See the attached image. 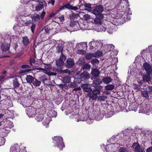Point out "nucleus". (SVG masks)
Segmentation results:
<instances>
[{
	"instance_id": "41",
	"label": "nucleus",
	"mask_w": 152,
	"mask_h": 152,
	"mask_svg": "<svg viewBox=\"0 0 152 152\" xmlns=\"http://www.w3.org/2000/svg\"><path fill=\"white\" fill-rule=\"evenodd\" d=\"M13 84L15 87H18L20 85L16 79H15L13 81Z\"/></svg>"
},
{
	"instance_id": "53",
	"label": "nucleus",
	"mask_w": 152,
	"mask_h": 152,
	"mask_svg": "<svg viewBox=\"0 0 152 152\" xmlns=\"http://www.w3.org/2000/svg\"><path fill=\"white\" fill-rule=\"evenodd\" d=\"M106 97L104 96H100L98 97V99L100 101H104Z\"/></svg>"
},
{
	"instance_id": "9",
	"label": "nucleus",
	"mask_w": 152,
	"mask_h": 152,
	"mask_svg": "<svg viewBox=\"0 0 152 152\" xmlns=\"http://www.w3.org/2000/svg\"><path fill=\"white\" fill-rule=\"evenodd\" d=\"M81 87L83 89L84 91L86 92L90 93L92 91V89L91 88L90 85L86 84H82Z\"/></svg>"
},
{
	"instance_id": "61",
	"label": "nucleus",
	"mask_w": 152,
	"mask_h": 152,
	"mask_svg": "<svg viewBox=\"0 0 152 152\" xmlns=\"http://www.w3.org/2000/svg\"><path fill=\"white\" fill-rule=\"evenodd\" d=\"M134 89L138 90L140 89V86L137 85H134Z\"/></svg>"
},
{
	"instance_id": "18",
	"label": "nucleus",
	"mask_w": 152,
	"mask_h": 152,
	"mask_svg": "<svg viewBox=\"0 0 152 152\" xmlns=\"http://www.w3.org/2000/svg\"><path fill=\"white\" fill-rule=\"evenodd\" d=\"M64 7L66 8H67L68 9H70L74 10H76L78 9V8L77 7H73L70 5L69 4H65L64 6Z\"/></svg>"
},
{
	"instance_id": "27",
	"label": "nucleus",
	"mask_w": 152,
	"mask_h": 152,
	"mask_svg": "<svg viewBox=\"0 0 152 152\" xmlns=\"http://www.w3.org/2000/svg\"><path fill=\"white\" fill-rule=\"evenodd\" d=\"M63 82L65 83H68L70 81V78L69 77H65L62 79Z\"/></svg>"
},
{
	"instance_id": "14",
	"label": "nucleus",
	"mask_w": 152,
	"mask_h": 152,
	"mask_svg": "<svg viewBox=\"0 0 152 152\" xmlns=\"http://www.w3.org/2000/svg\"><path fill=\"white\" fill-rule=\"evenodd\" d=\"M47 115L48 117H56L57 115V113L54 110H50L47 113Z\"/></svg>"
},
{
	"instance_id": "16",
	"label": "nucleus",
	"mask_w": 152,
	"mask_h": 152,
	"mask_svg": "<svg viewBox=\"0 0 152 152\" xmlns=\"http://www.w3.org/2000/svg\"><path fill=\"white\" fill-rule=\"evenodd\" d=\"M10 46L9 44L4 43L1 45V48L3 51L6 52L8 50Z\"/></svg>"
},
{
	"instance_id": "43",
	"label": "nucleus",
	"mask_w": 152,
	"mask_h": 152,
	"mask_svg": "<svg viewBox=\"0 0 152 152\" xmlns=\"http://www.w3.org/2000/svg\"><path fill=\"white\" fill-rule=\"evenodd\" d=\"M58 72H61L64 73H70V70L68 69H66L65 70H62L61 69H59V70H57Z\"/></svg>"
},
{
	"instance_id": "55",
	"label": "nucleus",
	"mask_w": 152,
	"mask_h": 152,
	"mask_svg": "<svg viewBox=\"0 0 152 152\" xmlns=\"http://www.w3.org/2000/svg\"><path fill=\"white\" fill-rule=\"evenodd\" d=\"M45 12H42L40 15V18L43 19L45 17Z\"/></svg>"
},
{
	"instance_id": "2",
	"label": "nucleus",
	"mask_w": 152,
	"mask_h": 152,
	"mask_svg": "<svg viewBox=\"0 0 152 152\" xmlns=\"http://www.w3.org/2000/svg\"><path fill=\"white\" fill-rule=\"evenodd\" d=\"M27 115L29 117H32L34 116L36 113V109L31 107H29L26 109Z\"/></svg>"
},
{
	"instance_id": "48",
	"label": "nucleus",
	"mask_w": 152,
	"mask_h": 152,
	"mask_svg": "<svg viewBox=\"0 0 152 152\" xmlns=\"http://www.w3.org/2000/svg\"><path fill=\"white\" fill-rule=\"evenodd\" d=\"M119 152H129V151L127 150L125 148H120Z\"/></svg>"
},
{
	"instance_id": "3",
	"label": "nucleus",
	"mask_w": 152,
	"mask_h": 152,
	"mask_svg": "<svg viewBox=\"0 0 152 152\" xmlns=\"http://www.w3.org/2000/svg\"><path fill=\"white\" fill-rule=\"evenodd\" d=\"M53 139L56 142L57 145L58 146V147L60 148L62 147V148H63L64 147V145L63 143V138L62 137L55 136L53 138Z\"/></svg>"
},
{
	"instance_id": "17",
	"label": "nucleus",
	"mask_w": 152,
	"mask_h": 152,
	"mask_svg": "<svg viewBox=\"0 0 152 152\" xmlns=\"http://www.w3.org/2000/svg\"><path fill=\"white\" fill-rule=\"evenodd\" d=\"M31 17L32 20L35 22H39V21L40 18L39 15L37 14H35L31 15Z\"/></svg>"
},
{
	"instance_id": "15",
	"label": "nucleus",
	"mask_w": 152,
	"mask_h": 152,
	"mask_svg": "<svg viewBox=\"0 0 152 152\" xmlns=\"http://www.w3.org/2000/svg\"><path fill=\"white\" fill-rule=\"evenodd\" d=\"M124 136V134H121L120 135L118 134V135H117L115 136H113L112 137H111V138L110 140H115V141H118V139L119 138V140H121V139H124V140H125V139H124V137H123V139H122L123 136Z\"/></svg>"
},
{
	"instance_id": "12",
	"label": "nucleus",
	"mask_w": 152,
	"mask_h": 152,
	"mask_svg": "<svg viewBox=\"0 0 152 152\" xmlns=\"http://www.w3.org/2000/svg\"><path fill=\"white\" fill-rule=\"evenodd\" d=\"M66 67L68 68H70L73 66L74 64L73 60L72 58H68L66 61Z\"/></svg>"
},
{
	"instance_id": "29",
	"label": "nucleus",
	"mask_w": 152,
	"mask_h": 152,
	"mask_svg": "<svg viewBox=\"0 0 152 152\" xmlns=\"http://www.w3.org/2000/svg\"><path fill=\"white\" fill-rule=\"evenodd\" d=\"M4 126L5 128L10 129L13 127V123L12 122H7L6 123Z\"/></svg>"
},
{
	"instance_id": "26",
	"label": "nucleus",
	"mask_w": 152,
	"mask_h": 152,
	"mask_svg": "<svg viewBox=\"0 0 152 152\" xmlns=\"http://www.w3.org/2000/svg\"><path fill=\"white\" fill-rule=\"evenodd\" d=\"M44 118V116L42 114H39L37 115L36 119L37 121H40L43 120Z\"/></svg>"
},
{
	"instance_id": "45",
	"label": "nucleus",
	"mask_w": 152,
	"mask_h": 152,
	"mask_svg": "<svg viewBox=\"0 0 152 152\" xmlns=\"http://www.w3.org/2000/svg\"><path fill=\"white\" fill-rule=\"evenodd\" d=\"M57 52L58 53L61 52L63 50V47L62 45L58 46L57 48Z\"/></svg>"
},
{
	"instance_id": "5",
	"label": "nucleus",
	"mask_w": 152,
	"mask_h": 152,
	"mask_svg": "<svg viewBox=\"0 0 152 152\" xmlns=\"http://www.w3.org/2000/svg\"><path fill=\"white\" fill-rule=\"evenodd\" d=\"M89 44L91 49L94 48H100L102 46V42L98 41L91 42L89 43Z\"/></svg>"
},
{
	"instance_id": "37",
	"label": "nucleus",
	"mask_w": 152,
	"mask_h": 152,
	"mask_svg": "<svg viewBox=\"0 0 152 152\" xmlns=\"http://www.w3.org/2000/svg\"><path fill=\"white\" fill-rule=\"evenodd\" d=\"M91 66L90 64H84L83 66V69H90L91 68Z\"/></svg>"
},
{
	"instance_id": "21",
	"label": "nucleus",
	"mask_w": 152,
	"mask_h": 152,
	"mask_svg": "<svg viewBox=\"0 0 152 152\" xmlns=\"http://www.w3.org/2000/svg\"><path fill=\"white\" fill-rule=\"evenodd\" d=\"M112 79L109 77H106L102 79L103 82L106 84L110 83L112 81Z\"/></svg>"
},
{
	"instance_id": "40",
	"label": "nucleus",
	"mask_w": 152,
	"mask_h": 152,
	"mask_svg": "<svg viewBox=\"0 0 152 152\" xmlns=\"http://www.w3.org/2000/svg\"><path fill=\"white\" fill-rule=\"evenodd\" d=\"M44 68L45 69H47L48 70H50L52 67L51 64H44Z\"/></svg>"
},
{
	"instance_id": "56",
	"label": "nucleus",
	"mask_w": 152,
	"mask_h": 152,
	"mask_svg": "<svg viewBox=\"0 0 152 152\" xmlns=\"http://www.w3.org/2000/svg\"><path fill=\"white\" fill-rule=\"evenodd\" d=\"M96 88L98 90H99V91H100V90H102L103 87L102 86H96Z\"/></svg>"
},
{
	"instance_id": "36",
	"label": "nucleus",
	"mask_w": 152,
	"mask_h": 152,
	"mask_svg": "<svg viewBox=\"0 0 152 152\" xmlns=\"http://www.w3.org/2000/svg\"><path fill=\"white\" fill-rule=\"evenodd\" d=\"M78 16V14L72 13L70 15L69 17L71 19H74L77 18Z\"/></svg>"
},
{
	"instance_id": "6",
	"label": "nucleus",
	"mask_w": 152,
	"mask_h": 152,
	"mask_svg": "<svg viewBox=\"0 0 152 152\" xmlns=\"http://www.w3.org/2000/svg\"><path fill=\"white\" fill-rule=\"evenodd\" d=\"M66 57L64 55H63L61 53V56L60 58L56 62V64L58 66H61L64 64V61H65Z\"/></svg>"
},
{
	"instance_id": "8",
	"label": "nucleus",
	"mask_w": 152,
	"mask_h": 152,
	"mask_svg": "<svg viewBox=\"0 0 152 152\" xmlns=\"http://www.w3.org/2000/svg\"><path fill=\"white\" fill-rule=\"evenodd\" d=\"M143 67L146 71L147 74H150L152 72V67L148 63H144L143 65Z\"/></svg>"
},
{
	"instance_id": "58",
	"label": "nucleus",
	"mask_w": 152,
	"mask_h": 152,
	"mask_svg": "<svg viewBox=\"0 0 152 152\" xmlns=\"http://www.w3.org/2000/svg\"><path fill=\"white\" fill-rule=\"evenodd\" d=\"M84 5L86 7L90 8L91 7V5L90 4H87V3H85Z\"/></svg>"
},
{
	"instance_id": "20",
	"label": "nucleus",
	"mask_w": 152,
	"mask_h": 152,
	"mask_svg": "<svg viewBox=\"0 0 152 152\" xmlns=\"http://www.w3.org/2000/svg\"><path fill=\"white\" fill-rule=\"evenodd\" d=\"M148 75H145L143 76V80L144 81L146 82H149L151 80V77L149 75L150 74H147Z\"/></svg>"
},
{
	"instance_id": "28",
	"label": "nucleus",
	"mask_w": 152,
	"mask_h": 152,
	"mask_svg": "<svg viewBox=\"0 0 152 152\" xmlns=\"http://www.w3.org/2000/svg\"><path fill=\"white\" fill-rule=\"evenodd\" d=\"M94 22L96 24H99L101 25L102 21L100 18L96 16L94 20Z\"/></svg>"
},
{
	"instance_id": "31",
	"label": "nucleus",
	"mask_w": 152,
	"mask_h": 152,
	"mask_svg": "<svg viewBox=\"0 0 152 152\" xmlns=\"http://www.w3.org/2000/svg\"><path fill=\"white\" fill-rule=\"evenodd\" d=\"M81 76L86 79H89L90 78L89 74L87 72H84L81 74Z\"/></svg>"
},
{
	"instance_id": "33",
	"label": "nucleus",
	"mask_w": 152,
	"mask_h": 152,
	"mask_svg": "<svg viewBox=\"0 0 152 152\" xmlns=\"http://www.w3.org/2000/svg\"><path fill=\"white\" fill-rule=\"evenodd\" d=\"M105 89L107 90H111L114 89L115 86L113 85H108L105 86Z\"/></svg>"
},
{
	"instance_id": "50",
	"label": "nucleus",
	"mask_w": 152,
	"mask_h": 152,
	"mask_svg": "<svg viewBox=\"0 0 152 152\" xmlns=\"http://www.w3.org/2000/svg\"><path fill=\"white\" fill-rule=\"evenodd\" d=\"M35 57H32L30 58V63L31 65L32 63H34L35 62Z\"/></svg>"
},
{
	"instance_id": "39",
	"label": "nucleus",
	"mask_w": 152,
	"mask_h": 152,
	"mask_svg": "<svg viewBox=\"0 0 152 152\" xmlns=\"http://www.w3.org/2000/svg\"><path fill=\"white\" fill-rule=\"evenodd\" d=\"M93 94L95 96H97L100 93V91L95 88V89L92 91Z\"/></svg>"
},
{
	"instance_id": "10",
	"label": "nucleus",
	"mask_w": 152,
	"mask_h": 152,
	"mask_svg": "<svg viewBox=\"0 0 152 152\" xmlns=\"http://www.w3.org/2000/svg\"><path fill=\"white\" fill-rule=\"evenodd\" d=\"M46 4L45 2H38L35 7V10L37 11H40L44 7V5Z\"/></svg>"
},
{
	"instance_id": "22",
	"label": "nucleus",
	"mask_w": 152,
	"mask_h": 152,
	"mask_svg": "<svg viewBox=\"0 0 152 152\" xmlns=\"http://www.w3.org/2000/svg\"><path fill=\"white\" fill-rule=\"evenodd\" d=\"M51 120L50 118L47 117L44 120L42 123L44 126H47L49 125V122Z\"/></svg>"
},
{
	"instance_id": "35",
	"label": "nucleus",
	"mask_w": 152,
	"mask_h": 152,
	"mask_svg": "<svg viewBox=\"0 0 152 152\" xmlns=\"http://www.w3.org/2000/svg\"><path fill=\"white\" fill-rule=\"evenodd\" d=\"M94 55L93 53H89L87 54L86 56V58L87 59L90 60L93 57H94Z\"/></svg>"
},
{
	"instance_id": "62",
	"label": "nucleus",
	"mask_w": 152,
	"mask_h": 152,
	"mask_svg": "<svg viewBox=\"0 0 152 152\" xmlns=\"http://www.w3.org/2000/svg\"><path fill=\"white\" fill-rule=\"evenodd\" d=\"M147 152H152V147H149L146 150Z\"/></svg>"
},
{
	"instance_id": "7",
	"label": "nucleus",
	"mask_w": 152,
	"mask_h": 152,
	"mask_svg": "<svg viewBox=\"0 0 152 152\" xmlns=\"http://www.w3.org/2000/svg\"><path fill=\"white\" fill-rule=\"evenodd\" d=\"M132 148L136 152H145L143 148H141L138 143H134L132 145Z\"/></svg>"
},
{
	"instance_id": "54",
	"label": "nucleus",
	"mask_w": 152,
	"mask_h": 152,
	"mask_svg": "<svg viewBox=\"0 0 152 152\" xmlns=\"http://www.w3.org/2000/svg\"><path fill=\"white\" fill-rule=\"evenodd\" d=\"M97 15V17L99 18H100L101 20V19H103L104 18V15L103 14L101 13Z\"/></svg>"
},
{
	"instance_id": "38",
	"label": "nucleus",
	"mask_w": 152,
	"mask_h": 152,
	"mask_svg": "<svg viewBox=\"0 0 152 152\" xmlns=\"http://www.w3.org/2000/svg\"><path fill=\"white\" fill-rule=\"evenodd\" d=\"M99 61L97 59L93 58L91 61V63L93 65H95L99 63Z\"/></svg>"
},
{
	"instance_id": "44",
	"label": "nucleus",
	"mask_w": 152,
	"mask_h": 152,
	"mask_svg": "<svg viewBox=\"0 0 152 152\" xmlns=\"http://www.w3.org/2000/svg\"><path fill=\"white\" fill-rule=\"evenodd\" d=\"M10 152H19V149H15L13 147L11 148Z\"/></svg>"
},
{
	"instance_id": "32",
	"label": "nucleus",
	"mask_w": 152,
	"mask_h": 152,
	"mask_svg": "<svg viewBox=\"0 0 152 152\" xmlns=\"http://www.w3.org/2000/svg\"><path fill=\"white\" fill-rule=\"evenodd\" d=\"M23 43L25 45H26L28 43V39L26 36L23 37Z\"/></svg>"
},
{
	"instance_id": "49",
	"label": "nucleus",
	"mask_w": 152,
	"mask_h": 152,
	"mask_svg": "<svg viewBox=\"0 0 152 152\" xmlns=\"http://www.w3.org/2000/svg\"><path fill=\"white\" fill-rule=\"evenodd\" d=\"M94 84H99L102 83V81L98 79H97L94 81Z\"/></svg>"
},
{
	"instance_id": "24",
	"label": "nucleus",
	"mask_w": 152,
	"mask_h": 152,
	"mask_svg": "<svg viewBox=\"0 0 152 152\" xmlns=\"http://www.w3.org/2000/svg\"><path fill=\"white\" fill-rule=\"evenodd\" d=\"M141 94L143 97L147 98L149 97L148 91L146 90H144L141 92Z\"/></svg>"
},
{
	"instance_id": "42",
	"label": "nucleus",
	"mask_w": 152,
	"mask_h": 152,
	"mask_svg": "<svg viewBox=\"0 0 152 152\" xmlns=\"http://www.w3.org/2000/svg\"><path fill=\"white\" fill-rule=\"evenodd\" d=\"M83 18L86 20H89L91 18V16L88 14H85L83 16Z\"/></svg>"
},
{
	"instance_id": "19",
	"label": "nucleus",
	"mask_w": 152,
	"mask_h": 152,
	"mask_svg": "<svg viewBox=\"0 0 152 152\" xmlns=\"http://www.w3.org/2000/svg\"><path fill=\"white\" fill-rule=\"evenodd\" d=\"M35 78L32 76L30 75H27L26 77V80L28 83H32L34 80Z\"/></svg>"
},
{
	"instance_id": "64",
	"label": "nucleus",
	"mask_w": 152,
	"mask_h": 152,
	"mask_svg": "<svg viewBox=\"0 0 152 152\" xmlns=\"http://www.w3.org/2000/svg\"><path fill=\"white\" fill-rule=\"evenodd\" d=\"M28 71H29L28 70H21V71H20L19 72V73H20V74L21 73H25V72H28Z\"/></svg>"
},
{
	"instance_id": "47",
	"label": "nucleus",
	"mask_w": 152,
	"mask_h": 152,
	"mask_svg": "<svg viewBox=\"0 0 152 152\" xmlns=\"http://www.w3.org/2000/svg\"><path fill=\"white\" fill-rule=\"evenodd\" d=\"M77 53L80 54H84L86 52L84 50H78L77 51Z\"/></svg>"
},
{
	"instance_id": "59",
	"label": "nucleus",
	"mask_w": 152,
	"mask_h": 152,
	"mask_svg": "<svg viewBox=\"0 0 152 152\" xmlns=\"http://www.w3.org/2000/svg\"><path fill=\"white\" fill-rule=\"evenodd\" d=\"M21 68L23 69L28 68H29V66L27 65H23L22 66Z\"/></svg>"
},
{
	"instance_id": "60",
	"label": "nucleus",
	"mask_w": 152,
	"mask_h": 152,
	"mask_svg": "<svg viewBox=\"0 0 152 152\" xmlns=\"http://www.w3.org/2000/svg\"><path fill=\"white\" fill-rule=\"evenodd\" d=\"M85 62L84 59H80L79 61V64H82L83 63Z\"/></svg>"
},
{
	"instance_id": "13",
	"label": "nucleus",
	"mask_w": 152,
	"mask_h": 152,
	"mask_svg": "<svg viewBox=\"0 0 152 152\" xmlns=\"http://www.w3.org/2000/svg\"><path fill=\"white\" fill-rule=\"evenodd\" d=\"M87 47V43L84 42L77 43L76 48L77 49L85 48Z\"/></svg>"
},
{
	"instance_id": "63",
	"label": "nucleus",
	"mask_w": 152,
	"mask_h": 152,
	"mask_svg": "<svg viewBox=\"0 0 152 152\" xmlns=\"http://www.w3.org/2000/svg\"><path fill=\"white\" fill-rule=\"evenodd\" d=\"M31 23V21H26L25 22V24H26V26L28 25Z\"/></svg>"
},
{
	"instance_id": "1",
	"label": "nucleus",
	"mask_w": 152,
	"mask_h": 152,
	"mask_svg": "<svg viewBox=\"0 0 152 152\" xmlns=\"http://www.w3.org/2000/svg\"><path fill=\"white\" fill-rule=\"evenodd\" d=\"M120 145L117 143L109 144L106 146L105 149L107 152H115L119 149Z\"/></svg>"
},
{
	"instance_id": "34",
	"label": "nucleus",
	"mask_w": 152,
	"mask_h": 152,
	"mask_svg": "<svg viewBox=\"0 0 152 152\" xmlns=\"http://www.w3.org/2000/svg\"><path fill=\"white\" fill-rule=\"evenodd\" d=\"M103 118V114L100 113L99 114L97 115L96 116L95 118L97 120H100L102 119Z\"/></svg>"
},
{
	"instance_id": "25",
	"label": "nucleus",
	"mask_w": 152,
	"mask_h": 152,
	"mask_svg": "<svg viewBox=\"0 0 152 152\" xmlns=\"http://www.w3.org/2000/svg\"><path fill=\"white\" fill-rule=\"evenodd\" d=\"M41 83V81L35 79L32 83L33 85L35 87L39 86Z\"/></svg>"
},
{
	"instance_id": "57",
	"label": "nucleus",
	"mask_w": 152,
	"mask_h": 152,
	"mask_svg": "<svg viewBox=\"0 0 152 152\" xmlns=\"http://www.w3.org/2000/svg\"><path fill=\"white\" fill-rule=\"evenodd\" d=\"M70 86L72 87H75L76 86V84L75 82L71 83L69 84Z\"/></svg>"
},
{
	"instance_id": "11",
	"label": "nucleus",
	"mask_w": 152,
	"mask_h": 152,
	"mask_svg": "<svg viewBox=\"0 0 152 152\" xmlns=\"http://www.w3.org/2000/svg\"><path fill=\"white\" fill-rule=\"evenodd\" d=\"M70 26L71 27L74 28L75 29V30H77L79 29V25L77 21H72L70 23Z\"/></svg>"
},
{
	"instance_id": "23",
	"label": "nucleus",
	"mask_w": 152,
	"mask_h": 152,
	"mask_svg": "<svg viewBox=\"0 0 152 152\" xmlns=\"http://www.w3.org/2000/svg\"><path fill=\"white\" fill-rule=\"evenodd\" d=\"M91 74L94 76L95 77H97L99 74V71L98 69H92Z\"/></svg>"
},
{
	"instance_id": "46",
	"label": "nucleus",
	"mask_w": 152,
	"mask_h": 152,
	"mask_svg": "<svg viewBox=\"0 0 152 152\" xmlns=\"http://www.w3.org/2000/svg\"><path fill=\"white\" fill-rule=\"evenodd\" d=\"M106 46L109 48V50H113L114 48V46L112 44H109L106 45Z\"/></svg>"
},
{
	"instance_id": "51",
	"label": "nucleus",
	"mask_w": 152,
	"mask_h": 152,
	"mask_svg": "<svg viewBox=\"0 0 152 152\" xmlns=\"http://www.w3.org/2000/svg\"><path fill=\"white\" fill-rule=\"evenodd\" d=\"M90 98L93 99L95 100L97 99V96H95V95H92L91 93L90 94Z\"/></svg>"
},
{
	"instance_id": "30",
	"label": "nucleus",
	"mask_w": 152,
	"mask_h": 152,
	"mask_svg": "<svg viewBox=\"0 0 152 152\" xmlns=\"http://www.w3.org/2000/svg\"><path fill=\"white\" fill-rule=\"evenodd\" d=\"M93 54H94V57H99L102 56V52L100 51H98L94 53H93Z\"/></svg>"
},
{
	"instance_id": "4",
	"label": "nucleus",
	"mask_w": 152,
	"mask_h": 152,
	"mask_svg": "<svg viewBox=\"0 0 152 152\" xmlns=\"http://www.w3.org/2000/svg\"><path fill=\"white\" fill-rule=\"evenodd\" d=\"M104 10L103 7L102 5H98L96 6L92 10V12L95 15H98L102 12Z\"/></svg>"
},
{
	"instance_id": "52",
	"label": "nucleus",
	"mask_w": 152,
	"mask_h": 152,
	"mask_svg": "<svg viewBox=\"0 0 152 152\" xmlns=\"http://www.w3.org/2000/svg\"><path fill=\"white\" fill-rule=\"evenodd\" d=\"M36 27V25L34 24H32L31 27L32 32L34 33V31L35 30V28Z\"/></svg>"
}]
</instances>
